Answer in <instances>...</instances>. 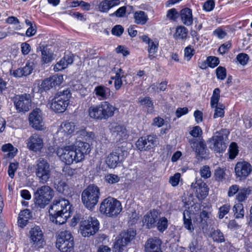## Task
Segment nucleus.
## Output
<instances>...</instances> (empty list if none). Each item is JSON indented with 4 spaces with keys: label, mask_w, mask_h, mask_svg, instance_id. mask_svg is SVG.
<instances>
[{
    "label": "nucleus",
    "mask_w": 252,
    "mask_h": 252,
    "mask_svg": "<svg viewBox=\"0 0 252 252\" xmlns=\"http://www.w3.org/2000/svg\"><path fill=\"white\" fill-rule=\"evenodd\" d=\"M69 205V203L67 200L63 198L55 199L49 210V215L52 217L53 220L59 216L67 220L70 214V212H68L70 208Z\"/></svg>",
    "instance_id": "nucleus-1"
},
{
    "label": "nucleus",
    "mask_w": 252,
    "mask_h": 252,
    "mask_svg": "<svg viewBox=\"0 0 252 252\" xmlns=\"http://www.w3.org/2000/svg\"><path fill=\"white\" fill-rule=\"evenodd\" d=\"M34 172L38 182L45 184L51 177V168L50 163L45 158H40L36 160L34 165Z\"/></svg>",
    "instance_id": "nucleus-2"
},
{
    "label": "nucleus",
    "mask_w": 252,
    "mask_h": 252,
    "mask_svg": "<svg viewBox=\"0 0 252 252\" xmlns=\"http://www.w3.org/2000/svg\"><path fill=\"white\" fill-rule=\"evenodd\" d=\"M54 195V190L48 186L43 185L38 188L34 192V203L38 207L44 208L49 203Z\"/></svg>",
    "instance_id": "nucleus-3"
},
{
    "label": "nucleus",
    "mask_w": 252,
    "mask_h": 252,
    "mask_svg": "<svg viewBox=\"0 0 252 252\" xmlns=\"http://www.w3.org/2000/svg\"><path fill=\"white\" fill-rule=\"evenodd\" d=\"M229 131L227 129H221L217 131L213 137L207 141L210 149L217 153L223 152L227 145L225 141L227 139Z\"/></svg>",
    "instance_id": "nucleus-4"
},
{
    "label": "nucleus",
    "mask_w": 252,
    "mask_h": 252,
    "mask_svg": "<svg viewBox=\"0 0 252 252\" xmlns=\"http://www.w3.org/2000/svg\"><path fill=\"white\" fill-rule=\"evenodd\" d=\"M71 94L70 90L66 89L57 93L52 100L50 107L55 112H64L69 103Z\"/></svg>",
    "instance_id": "nucleus-5"
},
{
    "label": "nucleus",
    "mask_w": 252,
    "mask_h": 252,
    "mask_svg": "<svg viewBox=\"0 0 252 252\" xmlns=\"http://www.w3.org/2000/svg\"><path fill=\"white\" fill-rule=\"evenodd\" d=\"M100 212L109 217L118 216L122 210L121 202L112 197L105 199L100 204Z\"/></svg>",
    "instance_id": "nucleus-6"
},
{
    "label": "nucleus",
    "mask_w": 252,
    "mask_h": 252,
    "mask_svg": "<svg viewBox=\"0 0 252 252\" xmlns=\"http://www.w3.org/2000/svg\"><path fill=\"white\" fill-rule=\"evenodd\" d=\"M99 196V189L96 186L90 185L83 191L82 201L86 208L92 209L97 203Z\"/></svg>",
    "instance_id": "nucleus-7"
},
{
    "label": "nucleus",
    "mask_w": 252,
    "mask_h": 252,
    "mask_svg": "<svg viewBox=\"0 0 252 252\" xmlns=\"http://www.w3.org/2000/svg\"><path fill=\"white\" fill-rule=\"evenodd\" d=\"M136 235V230L132 228L122 231L115 240L114 248L122 252L135 239Z\"/></svg>",
    "instance_id": "nucleus-8"
},
{
    "label": "nucleus",
    "mask_w": 252,
    "mask_h": 252,
    "mask_svg": "<svg viewBox=\"0 0 252 252\" xmlns=\"http://www.w3.org/2000/svg\"><path fill=\"white\" fill-rule=\"evenodd\" d=\"M56 247L62 252H70L74 247V238L68 231L61 232L57 237Z\"/></svg>",
    "instance_id": "nucleus-9"
},
{
    "label": "nucleus",
    "mask_w": 252,
    "mask_h": 252,
    "mask_svg": "<svg viewBox=\"0 0 252 252\" xmlns=\"http://www.w3.org/2000/svg\"><path fill=\"white\" fill-rule=\"evenodd\" d=\"M56 154L62 161L65 164L70 165L75 161L78 162L76 155L74 151L72 146H68L58 148L56 151Z\"/></svg>",
    "instance_id": "nucleus-10"
},
{
    "label": "nucleus",
    "mask_w": 252,
    "mask_h": 252,
    "mask_svg": "<svg viewBox=\"0 0 252 252\" xmlns=\"http://www.w3.org/2000/svg\"><path fill=\"white\" fill-rule=\"evenodd\" d=\"M13 101L18 112H27L32 107V98L29 94L17 95L13 98Z\"/></svg>",
    "instance_id": "nucleus-11"
},
{
    "label": "nucleus",
    "mask_w": 252,
    "mask_h": 252,
    "mask_svg": "<svg viewBox=\"0 0 252 252\" xmlns=\"http://www.w3.org/2000/svg\"><path fill=\"white\" fill-rule=\"evenodd\" d=\"M30 126L36 130H42L44 128V122L42 111L35 108L30 113L29 115Z\"/></svg>",
    "instance_id": "nucleus-12"
},
{
    "label": "nucleus",
    "mask_w": 252,
    "mask_h": 252,
    "mask_svg": "<svg viewBox=\"0 0 252 252\" xmlns=\"http://www.w3.org/2000/svg\"><path fill=\"white\" fill-rule=\"evenodd\" d=\"M109 128L112 136L116 141L121 142L128 138V131L124 125L114 123L110 125Z\"/></svg>",
    "instance_id": "nucleus-13"
},
{
    "label": "nucleus",
    "mask_w": 252,
    "mask_h": 252,
    "mask_svg": "<svg viewBox=\"0 0 252 252\" xmlns=\"http://www.w3.org/2000/svg\"><path fill=\"white\" fill-rule=\"evenodd\" d=\"M157 139L155 135L141 137L136 141V146L140 151L149 150L156 146Z\"/></svg>",
    "instance_id": "nucleus-14"
},
{
    "label": "nucleus",
    "mask_w": 252,
    "mask_h": 252,
    "mask_svg": "<svg viewBox=\"0 0 252 252\" xmlns=\"http://www.w3.org/2000/svg\"><path fill=\"white\" fill-rule=\"evenodd\" d=\"M26 144L30 150L35 152H40L44 146L42 136L36 133L32 134L27 140Z\"/></svg>",
    "instance_id": "nucleus-15"
},
{
    "label": "nucleus",
    "mask_w": 252,
    "mask_h": 252,
    "mask_svg": "<svg viewBox=\"0 0 252 252\" xmlns=\"http://www.w3.org/2000/svg\"><path fill=\"white\" fill-rule=\"evenodd\" d=\"M80 231L81 235L86 237L94 235L98 230V221H82Z\"/></svg>",
    "instance_id": "nucleus-16"
},
{
    "label": "nucleus",
    "mask_w": 252,
    "mask_h": 252,
    "mask_svg": "<svg viewBox=\"0 0 252 252\" xmlns=\"http://www.w3.org/2000/svg\"><path fill=\"white\" fill-rule=\"evenodd\" d=\"M30 242L36 248L42 247L44 241L43 233L39 226H35L30 230Z\"/></svg>",
    "instance_id": "nucleus-17"
},
{
    "label": "nucleus",
    "mask_w": 252,
    "mask_h": 252,
    "mask_svg": "<svg viewBox=\"0 0 252 252\" xmlns=\"http://www.w3.org/2000/svg\"><path fill=\"white\" fill-rule=\"evenodd\" d=\"M191 188L196 196L199 200L204 199L208 194L209 188L202 180H197L195 183H192Z\"/></svg>",
    "instance_id": "nucleus-18"
},
{
    "label": "nucleus",
    "mask_w": 252,
    "mask_h": 252,
    "mask_svg": "<svg viewBox=\"0 0 252 252\" xmlns=\"http://www.w3.org/2000/svg\"><path fill=\"white\" fill-rule=\"evenodd\" d=\"M74 147V151L76 155L77 160L80 161L83 159L85 155L88 154L91 151L89 144L81 141H76Z\"/></svg>",
    "instance_id": "nucleus-19"
},
{
    "label": "nucleus",
    "mask_w": 252,
    "mask_h": 252,
    "mask_svg": "<svg viewBox=\"0 0 252 252\" xmlns=\"http://www.w3.org/2000/svg\"><path fill=\"white\" fill-rule=\"evenodd\" d=\"M252 170L251 165L247 161H241L238 162L235 167L236 175L240 178H246Z\"/></svg>",
    "instance_id": "nucleus-20"
},
{
    "label": "nucleus",
    "mask_w": 252,
    "mask_h": 252,
    "mask_svg": "<svg viewBox=\"0 0 252 252\" xmlns=\"http://www.w3.org/2000/svg\"><path fill=\"white\" fill-rule=\"evenodd\" d=\"M63 81V75H53L52 77L44 79L41 84V88L44 91L49 90L50 89L60 85Z\"/></svg>",
    "instance_id": "nucleus-21"
},
{
    "label": "nucleus",
    "mask_w": 252,
    "mask_h": 252,
    "mask_svg": "<svg viewBox=\"0 0 252 252\" xmlns=\"http://www.w3.org/2000/svg\"><path fill=\"white\" fill-rule=\"evenodd\" d=\"M161 241L158 237L150 238L144 245L145 252H163L161 249Z\"/></svg>",
    "instance_id": "nucleus-22"
},
{
    "label": "nucleus",
    "mask_w": 252,
    "mask_h": 252,
    "mask_svg": "<svg viewBox=\"0 0 252 252\" xmlns=\"http://www.w3.org/2000/svg\"><path fill=\"white\" fill-rule=\"evenodd\" d=\"M140 38L146 44L148 45V51L149 53V57L150 60L154 58V54L157 52L158 43L156 41H153L148 36L143 35L140 37Z\"/></svg>",
    "instance_id": "nucleus-23"
},
{
    "label": "nucleus",
    "mask_w": 252,
    "mask_h": 252,
    "mask_svg": "<svg viewBox=\"0 0 252 252\" xmlns=\"http://www.w3.org/2000/svg\"><path fill=\"white\" fill-rule=\"evenodd\" d=\"M76 129V126L74 123L66 121L64 122L61 125L57 132V134L59 136H67L73 133Z\"/></svg>",
    "instance_id": "nucleus-24"
},
{
    "label": "nucleus",
    "mask_w": 252,
    "mask_h": 252,
    "mask_svg": "<svg viewBox=\"0 0 252 252\" xmlns=\"http://www.w3.org/2000/svg\"><path fill=\"white\" fill-rule=\"evenodd\" d=\"M73 62V55L71 53L65 54L64 57L58 62L54 67L55 71L62 70L66 68Z\"/></svg>",
    "instance_id": "nucleus-25"
},
{
    "label": "nucleus",
    "mask_w": 252,
    "mask_h": 252,
    "mask_svg": "<svg viewBox=\"0 0 252 252\" xmlns=\"http://www.w3.org/2000/svg\"><path fill=\"white\" fill-rule=\"evenodd\" d=\"M189 143L197 155L203 156L206 154V146L204 141L192 139L189 140Z\"/></svg>",
    "instance_id": "nucleus-26"
},
{
    "label": "nucleus",
    "mask_w": 252,
    "mask_h": 252,
    "mask_svg": "<svg viewBox=\"0 0 252 252\" xmlns=\"http://www.w3.org/2000/svg\"><path fill=\"white\" fill-rule=\"evenodd\" d=\"M101 109L102 110L103 120H107L109 118L112 117L115 110L116 107L113 106L108 101H103L101 102Z\"/></svg>",
    "instance_id": "nucleus-27"
},
{
    "label": "nucleus",
    "mask_w": 252,
    "mask_h": 252,
    "mask_svg": "<svg viewBox=\"0 0 252 252\" xmlns=\"http://www.w3.org/2000/svg\"><path fill=\"white\" fill-rule=\"evenodd\" d=\"M94 93L98 99H106L110 95V90L109 88L103 86H96L94 90Z\"/></svg>",
    "instance_id": "nucleus-28"
},
{
    "label": "nucleus",
    "mask_w": 252,
    "mask_h": 252,
    "mask_svg": "<svg viewBox=\"0 0 252 252\" xmlns=\"http://www.w3.org/2000/svg\"><path fill=\"white\" fill-rule=\"evenodd\" d=\"M89 116L90 118L98 120H103L101 103L98 105H94L88 109Z\"/></svg>",
    "instance_id": "nucleus-29"
},
{
    "label": "nucleus",
    "mask_w": 252,
    "mask_h": 252,
    "mask_svg": "<svg viewBox=\"0 0 252 252\" xmlns=\"http://www.w3.org/2000/svg\"><path fill=\"white\" fill-rule=\"evenodd\" d=\"M180 16L182 22L186 26H190L193 23L191 10L189 8H185L180 11Z\"/></svg>",
    "instance_id": "nucleus-30"
},
{
    "label": "nucleus",
    "mask_w": 252,
    "mask_h": 252,
    "mask_svg": "<svg viewBox=\"0 0 252 252\" xmlns=\"http://www.w3.org/2000/svg\"><path fill=\"white\" fill-rule=\"evenodd\" d=\"M1 150L5 153L4 158H13L17 154L18 150L11 144L8 143L2 145Z\"/></svg>",
    "instance_id": "nucleus-31"
},
{
    "label": "nucleus",
    "mask_w": 252,
    "mask_h": 252,
    "mask_svg": "<svg viewBox=\"0 0 252 252\" xmlns=\"http://www.w3.org/2000/svg\"><path fill=\"white\" fill-rule=\"evenodd\" d=\"M124 74L125 72L123 69L119 68L115 75L111 78V80H114V87L116 90H119L123 85L122 79L125 77Z\"/></svg>",
    "instance_id": "nucleus-32"
},
{
    "label": "nucleus",
    "mask_w": 252,
    "mask_h": 252,
    "mask_svg": "<svg viewBox=\"0 0 252 252\" xmlns=\"http://www.w3.org/2000/svg\"><path fill=\"white\" fill-rule=\"evenodd\" d=\"M122 161V159H119V156L114 153H111L109 154L105 160L108 166L110 168H115L118 164Z\"/></svg>",
    "instance_id": "nucleus-33"
},
{
    "label": "nucleus",
    "mask_w": 252,
    "mask_h": 252,
    "mask_svg": "<svg viewBox=\"0 0 252 252\" xmlns=\"http://www.w3.org/2000/svg\"><path fill=\"white\" fill-rule=\"evenodd\" d=\"M138 102L141 105L143 106L144 108L147 109L148 113H152L153 111V103L150 97H140L138 99Z\"/></svg>",
    "instance_id": "nucleus-34"
},
{
    "label": "nucleus",
    "mask_w": 252,
    "mask_h": 252,
    "mask_svg": "<svg viewBox=\"0 0 252 252\" xmlns=\"http://www.w3.org/2000/svg\"><path fill=\"white\" fill-rule=\"evenodd\" d=\"M188 31L186 28L184 26H178L176 29L175 33L173 37L177 40H184L187 38Z\"/></svg>",
    "instance_id": "nucleus-35"
},
{
    "label": "nucleus",
    "mask_w": 252,
    "mask_h": 252,
    "mask_svg": "<svg viewBox=\"0 0 252 252\" xmlns=\"http://www.w3.org/2000/svg\"><path fill=\"white\" fill-rule=\"evenodd\" d=\"M135 23L137 24L144 25L148 21V18L145 12L138 11L134 14Z\"/></svg>",
    "instance_id": "nucleus-36"
},
{
    "label": "nucleus",
    "mask_w": 252,
    "mask_h": 252,
    "mask_svg": "<svg viewBox=\"0 0 252 252\" xmlns=\"http://www.w3.org/2000/svg\"><path fill=\"white\" fill-rule=\"evenodd\" d=\"M42 61L44 63L51 62L53 60V53L47 47H44L41 50Z\"/></svg>",
    "instance_id": "nucleus-37"
},
{
    "label": "nucleus",
    "mask_w": 252,
    "mask_h": 252,
    "mask_svg": "<svg viewBox=\"0 0 252 252\" xmlns=\"http://www.w3.org/2000/svg\"><path fill=\"white\" fill-rule=\"evenodd\" d=\"M158 212L155 210H151L147 213L144 217V220H167L165 218H162L158 219Z\"/></svg>",
    "instance_id": "nucleus-38"
},
{
    "label": "nucleus",
    "mask_w": 252,
    "mask_h": 252,
    "mask_svg": "<svg viewBox=\"0 0 252 252\" xmlns=\"http://www.w3.org/2000/svg\"><path fill=\"white\" fill-rule=\"evenodd\" d=\"M233 211L236 219H242L244 217V210L243 205L242 203L235 204L233 208Z\"/></svg>",
    "instance_id": "nucleus-39"
},
{
    "label": "nucleus",
    "mask_w": 252,
    "mask_h": 252,
    "mask_svg": "<svg viewBox=\"0 0 252 252\" xmlns=\"http://www.w3.org/2000/svg\"><path fill=\"white\" fill-rule=\"evenodd\" d=\"M251 193V190L249 188H242L239 189L238 194L236 195V199L238 202H242L245 200Z\"/></svg>",
    "instance_id": "nucleus-40"
},
{
    "label": "nucleus",
    "mask_w": 252,
    "mask_h": 252,
    "mask_svg": "<svg viewBox=\"0 0 252 252\" xmlns=\"http://www.w3.org/2000/svg\"><path fill=\"white\" fill-rule=\"evenodd\" d=\"M32 218V212L29 209H26L20 212L18 220H29Z\"/></svg>",
    "instance_id": "nucleus-41"
},
{
    "label": "nucleus",
    "mask_w": 252,
    "mask_h": 252,
    "mask_svg": "<svg viewBox=\"0 0 252 252\" xmlns=\"http://www.w3.org/2000/svg\"><path fill=\"white\" fill-rule=\"evenodd\" d=\"M229 157L233 159L237 156L238 154V146L236 143L232 142L230 144L229 147Z\"/></svg>",
    "instance_id": "nucleus-42"
},
{
    "label": "nucleus",
    "mask_w": 252,
    "mask_h": 252,
    "mask_svg": "<svg viewBox=\"0 0 252 252\" xmlns=\"http://www.w3.org/2000/svg\"><path fill=\"white\" fill-rule=\"evenodd\" d=\"M119 156V159H122V160L127 156V151L125 149L123 146L118 147L114 151L112 152Z\"/></svg>",
    "instance_id": "nucleus-43"
},
{
    "label": "nucleus",
    "mask_w": 252,
    "mask_h": 252,
    "mask_svg": "<svg viewBox=\"0 0 252 252\" xmlns=\"http://www.w3.org/2000/svg\"><path fill=\"white\" fill-rule=\"evenodd\" d=\"M33 65L34 63L33 62L28 61L26 63L24 67H21L24 76H27L32 73L33 69Z\"/></svg>",
    "instance_id": "nucleus-44"
},
{
    "label": "nucleus",
    "mask_w": 252,
    "mask_h": 252,
    "mask_svg": "<svg viewBox=\"0 0 252 252\" xmlns=\"http://www.w3.org/2000/svg\"><path fill=\"white\" fill-rule=\"evenodd\" d=\"M199 173L201 177L205 179L210 178L211 176L210 168L208 165H204L201 167Z\"/></svg>",
    "instance_id": "nucleus-45"
},
{
    "label": "nucleus",
    "mask_w": 252,
    "mask_h": 252,
    "mask_svg": "<svg viewBox=\"0 0 252 252\" xmlns=\"http://www.w3.org/2000/svg\"><path fill=\"white\" fill-rule=\"evenodd\" d=\"M214 241L217 242H223L224 241V238L223 234L220 230H217L213 231L211 234Z\"/></svg>",
    "instance_id": "nucleus-46"
},
{
    "label": "nucleus",
    "mask_w": 252,
    "mask_h": 252,
    "mask_svg": "<svg viewBox=\"0 0 252 252\" xmlns=\"http://www.w3.org/2000/svg\"><path fill=\"white\" fill-rule=\"evenodd\" d=\"M214 108H215L214 118L223 117L224 116V106L222 104L219 103L218 106H215Z\"/></svg>",
    "instance_id": "nucleus-47"
},
{
    "label": "nucleus",
    "mask_w": 252,
    "mask_h": 252,
    "mask_svg": "<svg viewBox=\"0 0 252 252\" xmlns=\"http://www.w3.org/2000/svg\"><path fill=\"white\" fill-rule=\"evenodd\" d=\"M19 166L18 162H11L8 166V173L10 177L13 178L15 172L17 170Z\"/></svg>",
    "instance_id": "nucleus-48"
},
{
    "label": "nucleus",
    "mask_w": 252,
    "mask_h": 252,
    "mask_svg": "<svg viewBox=\"0 0 252 252\" xmlns=\"http://www.w3.org/2000/svg\"><path fill=\"white\" fill-rule=\"evenodd\" d=\"M230 206L228 204H224L219 208V218L222 219L225 215L227 214L230 210Z\"/></svg>",
    "instance_id": "nucleus-49"
},
{
    "label": "nucleus",
    "mask_w": 252,
    "mask_h": 252,
    "mask_svg": "<svg viewBox=\"0 0 252 252\" xmlns=\"http://www.w3.org/2000/svg\"><path fill=\"white\" fill-rule=\"evenodd\" d=\"M126 11V6H122L118 9L115 12L110 14V16H116L119 18L124 17Z\"/></svg>",
    "instance_id": "nucleus-50"
},
{
    "label": "nucleus",
    "mask_w": 252,
    "mask_h": 252,
    "mask_svg": "<svg viewBox=\"0 0 252 252\" xmlns=\"http://www.w3.org/2000/svg\"><path fill=\"white\" fill-rule=\"evenodd\" d=\"M179 16V14L175 8H171L168 10L167 13V18L170 20L175 21Z\"/></svg>",
    "instance_id": "nucleus-51"
},
{
    "label": "nucleus",
    "mask_w": 252,
    "mask_h": 252,
    "mask_svg": "<svg viewBox=\"0 0 252 252\" xmlns=\"http://www.w3.org/2000/svg\"><path fill=\"white\" fill-rule=\"evenodd\" d=\"M216 75L218 79L224 80L226 76V69L222 66H219L216 69Z\"/></svg>",
    "instance_id": "nucleus-52"
},
{
    "label": "nucleus",
    "mask_w": 252,
    "mask_h": 252,
    "mask_svg": "<svg viewBox=\"0 0 252 252\" xmlns=\"http://www.w3.org/2000/svg\"><path fill=\"white\" fill-rule=\"evenodd\" d=\"M236 59L241 65H244L247 63L249 58L245 53H240L237 56Z\"/></svg>",
    "instance_id": "nucleus-53"
},
{
    "label": "nucleus",
    "mask_w": 252,
    "mask_h": 252,
    "mask_svg": "<svg viewBox=\"0 0 252 252\" xmlns=\"http://www.w3.org/2000/svg\"><path fill=\"white\" fill-rule=\"evenodd\" d=\"M105 180L108 183L113 184L120 181V177L117 175L109 174L105 176Z\"/></svg>",
    "instance_id": "nucleus-54"
},
{
    "label": "nucleus",
    "mask_w": 252,
    "mask_h": 252,
    "mask_svg": "<svg viewBox=\"0 0 252 252\" xmlns=\"http://www.w3.org/2000/svg\"><path fill=\"white\" fill-rule=\"evenodd\" d=\"M189 133L193 137H200L202 134V131L200 127L197 126L193 127Z\"/></svg>",
    "instance_id": "nucleus-55"
},
{
    "label": "nucleus",
    "mask_w": 252,
    "mask_h": 252,
    "mask_svg": "<svg viewBox=\"0 0 252 252\" xmlns=\"http://www.w3.org/2000/svg\"><path fill=\"white\" fill-rule=\"evenodd\" d=\"M207 62L208 65L211 67H215L219 63V58L216 57L210 56L207 58Z\"/></svg>",
    "instance_id": "nucleus-56"
},
{
    "label": "nucleus",
    "mask_w": 252,
    "mask_h": 252,
    "mask_svg": "<svg viewBox=\"0 0 252 252\" xmlns=\"http://www.w3.org/2000/svg\"><path fill=\"white\" fill-rule=\"evenodd\" d=\"M98 8L100 11L102 12H107L110 9L108 3V0H104L101 1L98 5Z\"/></svg>",
    "instance_id": "nucleus-57"
},
{
    "label": "nucleus",
    "mask_w": 252,
    "mask_h": 252,
    "mask_svg": "<svg viewBox=\"0 0 252 252\" xmlns=\"http://www.w3.org/2000/svg\"><path fill=\"white\" fill-rule=\"evenodd\" d=\"M181 174L179 173H175L174 176H171L169 179V183L173 187H176L179 184Z\"/></svg>",
    "instance_id": "nucleus-58"
},
{
    "label": "nucleus",
    "mask_w": 252,
    "mask_h": 252,
    "mask_svg": "<svg viewBox=\"0 0 252 252\" xmlns=\"http://www.w3.org/2000/svg\"><path fill=\"white\" fill-rule=\"evenodd\" d=\"M194 50L190 46L187 47L184 50V57L187 61H189L194 54Z\"/></svg>",
    "instance_id": "nucleus-59"
},
{
    "label": "nucleus",
    "mask_w": 252,
    "mask_h": 252,
    "mask_svg": "<svg viewBox=\"0 0 252 252\" xmlns=\"http://www.w3.org/2000/svg\"><path fill=\"white\" fill-rule=\"evenodd\" d=\"M215 5L214 0H208L204 3L203 8L206 11H211L214 8Z\"/></svg>",
    "instance_id": "nucleus-60"
},
{
    "label": "nucleus",
    "mask_w": 252,
    "mask_h": 252,
    "mask_svg": "<svg viewBox=\"0 0 252 252\" xmlns=\"http://www.w3.org/2000/svg\"><path fill=\"white\" fill-rule=\"evenodd\" d=\"M79 173H81L80 168L73 169L70 167H66L65 170V175L70 177L75 176Z\"/></svg>",
    "instance_id": "nucleus-61"
},
{
    "label": "nucleus",
    "mask_w": 252,
    "mask_h": 252,
    "mask_svg": "<svg viewBox=\"0 0 252 252\" xmlns=\"http://www.w3.org/2000/svg\"><path fill=\"white\" fill-rule=\"evenodd\" d=\"M124 31V28L121 25H116L114 26L111 31L113 35L120 36L122 34Z\"/></svg>",
    "instance_id": "nucleus-62"
},
{
    "label": "nucleus",
    "mask_w": 252,
    "mask_h": 252,
    "mask_svg": "<svg viewBox=\"0 0 252 252\" xmlns=\"http://www.w3.org/2000/svg\"><path fill=\"white\" fill-rule=\"evenodd\" d=\"M231 46V44L230 42H227L222 44L219 48L218 51L221 54H224L226 53L230 49Z\"/></svg>",
    "instance_id": "nucleus-63"
},
{
    "label": "nucleus",
    "mask_w": 252,
    "mask_h": 252,
    "mask_svg": "<svg viewBox=\"0 0 252 252\" xmlns=\"http://www.w3.org/2000/svg\"><path fill=\"white\" fill-rule=\"evenodd\" d=\"M66 188L67 185L66 183L63 181H60L58 182L56 187L57 191L61 193H63Z\"/></svg>",
    "instance_id": "nucleus-64"
}]
</instances>
